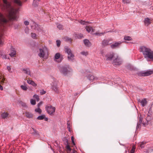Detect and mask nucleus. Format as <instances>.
Wrapping results in <instances>:
<instances>
[{"label":"nucleus","instance_id":"f257e3e1","mask_svg":"<svg viewBox=\"0 0 153 153\" xmlns=\"http://www.w3.org/2000/svg\"><path fill=\"white\" fill-rule=\"evenodd\" d=\"M3 3V6L9 13V16L10 19L17 20L18 17L17 14L19 11V9H14L12 8L10 4L8 2L7 0H2Z\"/></svg>","mask_w":153,"mask_h":153},{"label":"nucleus","instance_id":"f03ea898","mask_svg":"<svg viewBox=\"0 0 153 153\" xmlns=\"http://www.w3.org/2000/svg\"><path fill=\"white\" fill-rule=\"evenodd\" d=\"M101 54L103 56L105 55L107 61L111 60L112 58H113L112 64L114 65H119L121 64L122 63V61L120 57L117 54H115L113 52H110L105 55L104 53L102 51Z\"/></svg>","mask_w":153,"mask_h":153},{"label":"nucleus","instance_id":"7ed1b4c3","mask_svg":"<svg viewBox=\"0 0 153 153\" xmlns=\"http://www.w3.org/2000/svg\"><path fill=\"white\" fill-rule=\"evenodd\" d=\"M140 51L142 52L144 58L147 61H153V51L150 48H140Z\"/></svg>","mask_w":153,"mask_h":153},{"label":"nucleus","instance_id":"20e7f679","mask_svg":"<svg viewBox=\"0 0 153 153\" xmlns=\"http://www.w3.org/2000/svg\"><path fill=\"white\" fill-rule=\"evenodd\" d=\"M8 22V20L5 19L3 15L0 13V26H3L4 27V25L6 24ZM3 38L2 36H0V45H2L3 44Z\"/></svg>","mask_w":153,"mask_h":153},{"label":"nucleus","instance_id":"39448f33","mask_svg":"<svg viewBox=\"0 0 153 153\" xmlns=\"http://www.w3.org/2000/svg\"><path fill=\"white\" fill-rule=\"evenodd\" d=\"M60 72L65 75H66L71 70L69 66L65 65L64 66H59L58 67Z\"/></svg>","mask_w":153,"mask_h":153},{"label":"nucleus","instance_id":"423d86ee","mask_svg":"<svg viewBox=\"0 0 153 153\" xmlns=\"http://www.w3.org/2000/svg\"><path fill=\"white\" fill-rule=\"evenodd\" d=\"M45 109L47 113L50 115L52 116L54 114L56 108L51 105H48L45 107Z\"/></svg>","mask_w":153,"mask_h":153},{"label":"nucleus","instance_id":"0eeeda50","mask_svg":"<svg viewBox=\"0 0 153 153\" xmlns=\"http://www.w3.org/2000/svg\"><path fill=\"white\" fill-rule=\"evenodd\" d=\"M48 48H39V53L38 55L40 57L44 58L45 56L46 57L48 55Z\"/></svg>","mask_w":153,"mask_h":153},{"label":"nucleus","instance_id":"6e6552de","mask_svg":"<svg viewBox=\"0 0 153 153\" xmlns=\"http://www.w3.org/2000/svg\"><path fill=\"white\" fill-rule=\"evenodd\" d=\"M65 51L68 54V58L69 60L72 61L74 59V55L73 54L70 48H65Z\"/></svg>","mask_w":153,"mask_h":153},{"label":"nucleus","instance_id":"1a4fd4ad","mask_svg":"<svg viewBox=\"0 0 153 153\" xmlns=\"http://www.w3.org/2000/svg\"><path fill=\"white\" fill-rule=\"evenodd\" d=\"M62 57L60 56V54L59 53H57L55 55L54 60L59 63L62 61Z\"/></svg>","mask_w":153,"mask_h":153},{"label":"nucleus","instance_id":"9d476101","mask_svg":"<svg viewBox=\"0 0 153 153\" xmlns=\"http://www.w3.org/2000/svg\"><path fill=\"white\" fill-rule=\"evenodd\" d=\"M153 73L152 71H142L140 72L139 75L142 76H148Z\"/></svg>","mask_w":153,"mask_h":153},{"label":"nucleus","instance_id":"9b49d317","mask_svg":"<svg viewBox=\"0 0 153 153\" xmlns=\"http://www.w3.org/2000/svg\"><path fill=\"white\" fill-rule=\"evenodd\" d=\"M137 101L138 102L140 103L141 106L143 107L145 106L148 103V102L146 98H144L142 100H140V99H138L137 100Z\"/></svg>","mask_w":153,"mask_h":153},{"label":"nucleus","instance_id":"f8f14e48","mask_svg":"<svg viewBox=\"0 0 153 153\" xmlns=\"http://www.w3.org/2000/svg\"><path fill=\"white\" fill-rule=\"evenodd\" d=\"M144 23L145 25L148 26L152 23V20L148 18H145Z\"/></svg>","mask_w":153,"mask_h":153},{"label":"nucleus","instance_id":"ddd939ff","mask_svg":"<svg viewBox=\"0 0 153 153\" xmlns=\"http://www.w3.org/2000/svg\"><path fill=\"white\" fill-rule=\"evenodd\" d=\"M51 88L56 93H59V90L56 84L53 83L52 84V85Z\"/></svg>","mask_w":153,"mask_h":153},{"label":"nucleus","instance_id":"4468645a","mask_svg":"<svg viewBox=\"0 0 153 153\" xmlns=\"http://www.w3.org/2000/svg\"><path fill=\"white\" fill-rule=\"evenodd\" d=\"M110 41L108 39L104 40L102 43V47H105L107 46L110 44L111 43H110Z\"/></svg>","mask_w":153,"mask_h":153},{"label":"nucleus","instance_id":"2eb2a0df","mask_svg":"<svg viewBox=\"0 0 153 153\" xmlns=\"http://www.w3.org/2000/svg\"><path fill=\"white\" fill-rule=\"evenodd\" d=\"M21 70L26 74L30 75V71L28 68H24L22 69Z\"/></svg>","mask_w":153,"mask_h":153},{"label":"nucleus","instance_id":"dca6fc26","mask_svg":"<svg viewBox=\"0 0 153 153\" xmlns=\"http://www.w3.org/2000/svg\"><path fill=\"white\" fill-rule=\"evenodd\" d=\"M143 120L142 117L140 116L139 118V122L137 123V126L136 127V128L137 129L139 128V127L141 125L142 123Z\"/></svg>","mask_w":153,"mask_h":153},{"label":"nucleus","instance_id":"f3484780","mask_svg":"<svg viewBox=\"0 0 153 153\" xmlns=\"http://www.w3.org/2000/svg\"><path fill=\"white\" fill-rule=\"evenodd\" d=\"M122 42H118L115 43L111 45V48L118 47Z\"/></svg>","mask_w":153,"mask_h":153},{"label":"nucleus","instance_id":"a211bd4d","mask_svg":"<svg viewBox=\"0 0 153 153\" xmlns=\"http://www.w3.org/2000/svg\"><path fill=\"white\" fill-rule=\"evenodd\" d=\"M83 42L85 45L88 47H89L91 45L89 40L87 39H84Z\"/></svg>","mask_w":153,"mask_h":153},{"label":"nucleus","instance_id":"6ab92c4d","mask_svg":"<svg viewBox=\"0 0 153 153\" xmlns=\"http://www.w3.org/2000/svg\"><path fill=\"white\" fill-rule=\"evenodd\" d=\"M85 29L89 33L90 32L92 31V32H94V29H93L92 27H90L89 26H86L85 27Z\"/></svg>","mask_w":153,"mask_h":153},{"label":"nucleus","instance_id":"aec40b11","mask_svg":"<svg viewBox=\"0 0 153 153\" xmlns=\"http://www.w3.org/2000/svg\"><path fill=\"white\" fill-rule=\"evenodd\" d=\"M146 143V142L144 141H142L141 142H139L138 143V146L140 147L141 149L143 148L144 147L145 144Z\"/></svg>","mask_w":153,"mask_h":153},{"label":"nucleus","instance_id":"412c9836","mask_svg":"<svg viewBox=\"0 0 153 153\" xmlns=\"http://www.w3.org/2000/svg\"><path fill=\"white\" fill-rule=\"evenodd\" d=\"M27 83L31 85L34 87H35L36 86V84L32 80L30 79H28L27 80Z\"/></svg>","mask_w":153,"mask_h":153},{"label":"nucleus","instance_id":"4be33fe9","mask_svg":"<svg viewBox=\"0 0 153 153\" xmlns=\"http://www.w3.org/2000/svg\"><path fill=\"white\" fill-rule=\"evenodd\" d=\"M16 54V51L15 50L14 48H12V49L11 50L10 53H9V55L11 57H13Z\"/></svg>","mask_w":153,"mask_h":153},{"label":"nucleus","instance_id":"5701e85b","mask_svg":"<svg viewBox=\"0 0 153 153\" xmlns=\"http://www.w3.org/2000/svg\"><path fill=\"white\" fill-rule=\"evenodd\" d=\"M87 78L91 82L93 81V80H94V76L92 75L91 74H89L88 76H86Z\"/></svg>","mask_w":153,"mask_h":153},{"label":"nucleus","instance_id":"b1692460","mask_svg":"<svg viewBox=\"0 0 153 153\" xmlns=\"http://www.w3.org/2000/svg\"><path fill=\"white\" fill-rule=\"evenodd\" d=\"M26 117L29 118H32L33 117V115L31 113L29 112H26L25 113Z\"/></svg>","mask_w":153,"mask_h":153},{"label":"nucleus","instance_id":"393cba45","mask_svg":"<svg viewBox=\"0 0 153 153\" xmlns=\"http://www.w3.org/2000/svg\"><path fill=\"white\" fill-rule=\"evenodd\" d=\"M8 115V114L7 112L3 113L1 114V117L3 119H5Z\"/></svg>","mask_w":153,"mask_h":153},{"label":"nucleus","instance_id":"a878e982","mask_svg":"<svg viewBox=\"0 0 153 153\" xmlns=\"http://www.w3.org/2000/svg\"><path fill=\"white\" fill-rule=\"evenodd\" d=\"M0 56L3 59H9V57H7V55H3L2 52L0 51Z\"/></svg>","mask_w":153,"mask_h":153},{"label":"nucleus","instance_id":"bb28decb","mask_svg":"<svg viewBox=\"0 0 153 153\" xmlns=\"http://www.w3.org/2000/svg\"><path fill=\"white\" fill-rule=\"evenodd\" d=\"M15 3L17 4L18 5L21 6L22 5V3L20 0H13Z\"/></svg>","mask_w":153,"mask_h":153},{"label":"nucleus","instance_id":"cd10ccee","mask_svg":"<svg viewBox=\"0 0 153 153\" xmlns=\"http://www.w3.org/2000/svg\"><path fill=\"white\" fill-rule=\"evenodd\" d=\"M124 39L126 41H131L132 40V38L129 36H125L124 37Z\"/></svg>","mask_w":153,"mask_h":153},{"label":"nucleus","instance_id":"c85d7f7f","mask_svg":"<svg viewBox=\"0 0 153 153\" xmlns=\"http://www.w3.org/2000/svg\"><path fill=\"white\" fill-rule=\"evenodd\" d=\"M41 0H33V5L35 7L37 6L38 4V2Z\"/></svg>","mask_w":153,"mask_h":153},{"label":"nucleus","instance_id":"c756f323","mask_svg":"<svg viewBox=\"0 0 153 153\" xmlns=\"http://www.w3.org/2000/svg\"><path fill=\"white\" fill-rule=\"evenodd\" d=\"M64 40L67 42H71L72 41V39L68 37H65L63 38Z\"/></svg>","mask_w":153,"mask_h":153},{"label":"nucleus","instance_id":"7c9ffc66","mask_svg":"<svg viewBox=\"0 0 153 153\" xmlns=\"http://www.w3.org/2000/svg\"><path fill=\"white\" fill-rule=\"evenodd\" d=\"M32 134L36 137H39V136L38 132L36 130L33 132Z\"/></svg>","mask_w":153,"mask_h":153},{"label":"nucleus","instance_id":"2f4dec72","mask_svg":"<svg viewBox=\"0 0 153 153\" xmlns=\"http://www.w3.org/2000/svg\"><path fill=\"white\" fill-rule=\"evenodd\" d=\"M71 125V122L69 121H67V127L69 132H71V129L70 127V126Z\"/></svg>","mask_w":153,"mask_h":153},{"label":"nucleus","instance_id":"473e14b6","mask_svg":"<svg viewBox=\"0 0 153 153\" xmlns=\"http://www.w3.org/2000/svg\"><path fill=\"white\" fill-rule=\"evenodd\" d=\"M57 27L59 30H62L63 28V27L62 25L58 23L56 24Z\"/></svg>","mask_w":153,"mask_h":153},{"label":"nucleus","instance_id":"72a5a7b5","mask_svg":"<svg viewBox=\"0 0 153 153\" xmlns=\"http://www.w3.org/2000/svg\"><path fill=\"white\" fill-rule=\"evenodd\" d=\"M76 36L78 39H81L83 37V34L81 33L76 34Z\"/></svg>","mask_w":153,"mask_h":153},{"label":"nucleus","instance_id":"f704fd0d","mask_svg":"<svg viewBox=\"0 0 153 153\" xmlns=\"http://www.w3.org/2000/svg\"><path fill=\"white\" fill-rule=\"evenodd\" d=\"M79 23L82 25H86V24L88 23H89V22L88 21L85 22L81 20L80 21Z\"/></svg>","mask_w":153,"mask_h":153},{"label":"nucleus","instance_id":"c9c22d12","mask_svg":"<svg viewBox=\"0 0 153 153\" xmlns=\"http://www.w3.org/2000/svg\"><path fill=\"white\" fill-rule=\"evenodd\" d=\"M20 87L24 91H26L27 89V87L25 85H21Z\"/></svg>","mask_w":153,"mask_h":153},{"label":"nucleus","instance_id":"e433bc0d","mask_svg":"<svg viewBox=\"0 0 153 153\" xmlns=\"http://www.w3.org/2000/svg\"><path fill=\"white\" fill-rule=\"evenodd\" d=\"M31 36L32 37L33 39H36L37 38L36 35L34 33H32Z\"/></svg>","mask_w":153,"mask_h":153},{"label":"nucleus","instance_id":"4c0bfd02","mask_svg":"<svg viewBox=\"0 0 153 153\" xmlns=\"http://www.w3.org/2000/svg\"><path fill=\"white\" fill-rule=\"evenodd\" d=\"M45 117L44 115H42L40 116H39L37 117V119L39 120H42Z\"/></svg>","mask_w":153,"mask_h":153},{"label":"nucleus","instance_id":"58836bf2","mask_svg":"<svg viewBox=\"0 0 153 153\" xmlns=\"http://www.w3.org/2000/svg\"><path fill=\"white\" fill-rule=\"evenodd\" d=\"M35 112H38L39 114H40L41 113L42 111L41 109H40L39 108H37L35 109Z\"/></svg>","mask_w":153,"mask_h":153},{"label":"nucleus","instance_id":"ea45409f","mask_svg":"<svg viewBox=\"0 0 153 153\" xmlns=\"http://www.w3.org/2000/svg\"><path fill=\"white\" fill-rule=\"evenodd\" d=\"M56 45L57 47H60L61 42L60 40H57L56 41Z\"/></svg>","mask_w":153,"mask_h":153},{"label":"nucleus","instance_id":"a19ab883","mask_svg":"<svg viewBox=\"0 0 153 153\" xmlns=\"http://www.w3.org/2000/svg\"><path fill=\"white\" fill-rule=\"evenodd\" d=\"M83 56H87L88 54V53L87 51H82L80 53Z\"/></svg>","mask_w":153,"mask_h":153},{"label":"nucleus","instance_id":"79ce46f5","mask_svg":"<svg viewBox=\"0 0 153 153\" xmlns=\"http://www.w3.org/2000/svg\"><path fill=\"white\" fill-rule=\"evenodd\" d=\"M30 102L31 104L32 105H35L36 104V102L35 100L32 99L30 100Z\"/></svg>","mask_w":153,"mask_h":153},{"label":"nucleus","instance_id":"37998d69","mask_svg":"<svg viewBox=\"0 0 153 153\" xmlns=\"http://www.w3.org/2000/svg\"><path fill=\"white\" fill-rule=\"evenodd\" d=\"M19 103L21 105L24 107H27V105H26V104L25 103V102H24L21 101H20V102H19Z\"/></svg>","mask_w":153,"mask_h":153},{"label":"nucleus","instance_id":"c03bdc74","mask_svg":"<svg viewBox=\"0 0 153 153\" xmlns=\"http://www.w3.org/2000/svg\"><path fill=\"white\" fill-rule=\"evenodd\" d=\"M33 97L36 98V99L37 101H39V99L38 95L35 94L33 96Z\"/></svg>","mask_w":153,"mask_h":153},{"label":"nucleus","instance_id":"a18cd8bd","mask_svg":"<svg viewBox=\"0 0 153 153\" xmlns=\"http://www.w3.org/2000/svg\"><path fill=\"white\" fill-rule=\"evenodd\" d=\"M105 33V32H102V33H94V34H95V35H99V36H101L102 35H103Z\"/></svg>","mask_w":153,"mask_h":153},{"label":"nucleus","instance_id":"49530a36","mask_svg":"<svg viewBox=\"0 0 153 153\" xmlns=\"http://www.w3.org/2000/svg\"><path fill=\"white\" fill-rule=\"evenodd\" d=\"M66 148L68 151V152H70L71 151V149L69 145H68L66 146Z\"/></svg>","mask_w":153,"mask_h":153},{"label":"nucleus","instance_id":"de8ad7c7","mask_svg":"<svg viewBox=\"0 0 153 153\" xmlns=\"http://www.w3.org/2000/svg\"><path fill=\"white\" fill-rule=\"evenodd\" d=\"M135 148L134 146H133L131 151V153H134L135 150Z\"/></svg>","mask_w":153,"mask_h":153},{"label":"nucleus","instance_id":"09e8293b","mask_svg":"<svg viewBox=\"0 0 153 153\" xmlns=\"http://www.w3.org/2000/svg\"><path fill=\"white\" fill-rule=\"evenodd\" d=\"M123 2L124 3L129 4L130 3V1L129 0H123Z\"/></svg>","mask_w":153,"mask_h":153},{"label":"nucleus","instance_id":"8fccbe9b","mask_svg":"<svg viewBox=\"0 0 153 153\" xmlns=\"http://www.w3.org/2000/svg\"><path fill=\"white\" fill-rule=\"evenodd\" d=\"M40 93L41 95H43L45 94L46 93V91L44 90H42L40 91Z\"/></svg>","mask_w":153,"mask_h":153},{"label":"nucleus","instance_id":"3c124183","mask_svg":"<svg viewBox=\"0 0 153 153\" xmlns=\"http://www.w3.org/2000/svg\"><path fill=\"white\" fill-rule=\"evenodd\" d=\"M24 23L26 25H27L29 24V22L27 21H25L24 22Z\"/></svg>","mask_w":153,"mask_h":153},{"label":"nucleus","instance_id":"603ef678","mask_svg":"<svg viewBox=\"0 0 153 153\" xmlns=\"http://www.w3.org/2000/svg\"><path fill=\"white\" fill-rule=\"evenodd\" d=\"M25 33H28L29 32V29L28 28L26 27L25 29Z\"/></svg>","mask_w":153,"mask_h":153},{"label":"nucleus","instance_id":"864d4df0","mask_svg":"<svg viewBox=\"0 0 153 153\" xmlns=\"http://www.w3.org/2000/svg\"><path fill=\"white\" fill-rule=\"evenodd\" d=\"M7 69L9 72H10L11 70V68L10 66H7Z\"/></svg>","mask_w":153,"mask_h":153},{"label":"nucleus","instance_id":"5fc2aeb1","mask_svg":"<svg viewBox=\"0 0 153 153\" xmlns=\"http://www.w3.org/2000/svg\"><path fill=\"white\" fill-rule=\"evenodd\" d=\"M42 103L41 102H40L39 103H38L37 104V106L38 107H39V106H40L41 105V104Z\"/></svg>","mask_w":153,"mask_h":153},{"label":"nucleus","instance_id":"6e6d98bb","mask_svg":"<svg viewBox=\"0 0 153 153\" xmlns=\"http://www.w3.org/2000/svg\"><path fill=\"white\" fill-rule=\"evenodd\" d=\"M71 153H77L76 151L75 150H73Z\"/></svg>","mask_w":153,"mask_h":153},{"label":"nucleus","instance_id":"4d7b16f0","mask_svg":"<svg viewBox=\"0 0 153 153\" xmlns=\"http://www.w3.org/2000/svg\"><path fill=\"white\" fill-rule=\"evenodd\" d=\"M0 89L1 90H3V87L0 84Z\"/></svg>","mask_w":153,"mask_h":153},{"label":"nucleus","instance_id":"13d9d810","mask_svg":"<svg viewBox=\"0 0 153 153\" xmlns=\"http://www.w3.org/2000/svg\"><path fill=\"white\" fill-rule=\"evenodd\" d=\"M45 120L46 121H48V118L47 117H45L44 118Z\"/></svg>","mask_w":153,"mask_h":153},{"label":"nucleus","instance_id":"bf43d9fd","mask_svg":"<svg viewBox=\"0 0 153 153\" xmlns=\"http://www.w3.org/2000/svg\"><path fill=\"white\" fill-rule=\"evenodd\" d=\"M71 140L72 141H74V138L73 136L71 137Z\"/></svg>","mask_w":153,"mask_h":153},{"label":"nucleus","instance_id":"052dcab7","mask_svg":"<svg viewBox=\"0 0 153 153\" xmlns=\"http://www.w3.org/2000/svg\"><path fill=\"white\" fill-rule=\"evenodd\" d=\"M98 79H99L98 78V77H94V80H98Z\"/></svg>","mask_w":153,"mask_h":153},{"label":"nucleus","instance_id":"680f3d73","mask_svg":"<svg viewBox=\"0 0 153 153\" xmlns=\"http://www.w3.org/2000/svg\"><path fill=\"white\" fill-rule=\"evenodd\" d=\"M32 130H33V132L36 131V130L34 129V128H32Z\"/></svg>","mask_w":153,"mask_h":153},{"label":"nucleus","instance_id":"e2e57ef3","mask_svg":"<svg viewBox=\"0 0 153 153\" xmlns=\"http://www.w3.org/2000/svg\"><path fill=\"white\" fill-rule=\"evenodd\" d=\"M72 143L74 145H75V143L74 142V140L73 141H72Z\"/></svg>","mask_w":153,"mask_h":153},{"label":"nucleus","instance_id":"0e129e2a","mask_svg":"<svg viewBox=\"0 0 153 153\" xmlns=\"http://www.w3.org/2000/svg\"><path fill=\"white\" fill-rule=\"evenodd\" d=\"M3 80H4V79H3Z\"/></svg>","mask_w":153,"mask_h":153},{"label":"nucleus","instance_id":"69168bd1","mask_svg":"<svg viewBox=\"0 0 153 153\" xmlns=\"http://www.w3.org/2000/svg\"><path fill=\"white\" fill-rule=\"evenodd\" d=\"M140 48H143V47H141Z\"/></svg>","mask_w":153,"mask_h":153},{"label":"nucleus","instance_id":"338daca9","mask_svg":"<svg viewBox=\"0 0 153 153\" xmlns=\"http://www.w3.org/2000/svg\"><path fill=\"white\" fill-rule=\"evenodd\" d=\"M144 48H146V47H144Z\"/></svg>","mask_w":153,"mask_h":153},{"label":"nucleus","instance_id":"774afa93","mask_svg":"<svg viewBox=\"0 0 153 153\" xmlns=\"http://www.w3.org/2000/svg\"><path fill=\"white\" fill-rule=\"evenodd\" d=\"M152 10H153V8H152Z\"/></svg>","mask_w":153,"mask_h":153}]
</instances>
